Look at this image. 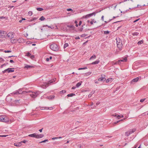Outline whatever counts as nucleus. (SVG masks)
Listing matches in <instances>:
<instances>
[{
    "label": "nucleus",
    "instance_id": "09e8293b",
    "mask_svg": "<svg viewBox=\"0 0 148 148\" xmlns=\"http://www.w3.org/2000/svg\"><path fill=\"white\" fill-rule=\"evenodd\" d=\"M123 120V119H121V120H120L118 121H117L116 122H115L114 123V124H116V123H119L120 121H122Z\"/></svg>",
    "mask_w": 148,
    "mask_h": 148
},
{
    "label": "nucleus",
    "instance_id": "f3484780",
    "mask_svg": "<svg viewBox=\"0 0 148 148\" xmlns=\"http://www.w3.org/2000/svg\"><path fill=\"white\" fill-rule=\"evenodd\" d=\"M55 97L54 95H50L47 97V98L49 100H52Z\"/></svg>",
    "mask_w": 148,
    "mask_h": 148
},
{
    "label": "nucleus",
    "instance_id": "2eb2a0df",
    "mask_svg": "<svg viewBox=\"0 0 148 148\" xmlns=\"http://www.w3.org/2000/svg\"><path fill=\"white\" fill-rule=\"evenodd\" d=\"M113 116H114L117 117L118 119H119L120 118H123V115H120L117 114H113Z\"/></svg>",
    "mask_w": 148,
    "mask_h": 148
},
{
    "label": "nucleus",
    "instance_id": "393cba45",
    "mask_svg": "<svg viewBox=\"0 0 148 148\" xmlns=\"http://www.w3.org/2000/svg\"><path fill=\"white\" fill-rule=\"evenodd\" d=\"M17 41L19 43H22L23 42V38H20L19 39H18Z\"/></svg>",
    "mask_w": 148,
    "mask_h": 148
},
{
    "label": "nucleus",
    "instance_id": "774afa93",
    "mask_svg": "<svg viewBox=\"0 0 148 148\" xmlns=\"http://www.w3.org/2000/svg\"><path fill=\"white\" fill-rule=\"evenodd\" d=\"M76 88V87H75V86H73L72 88V89H75V88Z\"/></svg>",
    "mask_w": 148,
    "mask_h": 148
},
{
    "label": "nucleus",
    "instance_id": "9b49d317",
    "mask_svg": "<svg viewBox=\"0 0 148 148\" xmlns=\"http://www.w3.org/2000/svg\"><path fill=\"white\" fill-rule=\"evenodd\" d=\"M44 135L43 134H36V138H40L44 137Z\"/></svg>",
    "mask_w": 148,
    "mask_h": 148
},
{
    "label": "nucleus",
    "instance_id": "f704fd0d",
    "mask_svg": "<svg viewBox=\"0 0 148 148\" xmlns=\"http://www.w3.org/2000/svg\"><path fill=\"white\" fill-rule=\"evenodd\" d=\"M18 93L19 94H21L23 93V91L21 89H19L18 90Z\"/></svg>",
    "mask_w": 148,
    "mask_h": 148
},
{
    "label": "nucleus",
    "instance_id": "6ab92c4d",
    "mask_svg": "<svg viewBox=\"0 0 148 148\" xmlns=\"http://www.w3.org/2000/svg\"><path fill=\"white\" fill-rule=\"evenodd\" d=\"M99 60H97L96 61L92 62L91 64H98L99 62Z\"/></svg>",
    "mask_w": 148,
    "mask_h": 148
},
{
    "label": "nucleus",
    "instance_id": "864d4df0",
    "mask_svg": "<svg viewBox=\"0 0 148 148\" xmlns=\"http://www.w3.org/2000/svg\"><path fill=\"white\" fill-rule=\"evenodd\" d=\"M58 139V137H54L52 138V139L53 140H54L55 139Z\"/></svg>",
    "mask_w": 148,
    "mask_h": 148
},
{
    "label": "nucleus",
    "instance_id": "2f4dec72",
    "mask_svg": "<svg viewBox=\"0 0 148 148\" xmlns=\"http://www.w3.org/2000/svg\"><path fill=\"white\" fill-rule=\"evenodd\" d=\"M69 46V44L68 43H65L64 45V49L65 48H66V47H68Z\"/></svg>",
    "mask_w": 148,
    "mask_h": 148
},
{
    "label": "nucleus",
    "instance_id": "4c0bfd02",
    "mask_svg": "<svg viewBox=\"0 0 148 148\" xmlns=\"http://www.w3.org/2000/svg\"><path fill=\"white\" fill-rule=\"evenodd\" d=\"M87 69V67H86L84 68H79L78 69V70H84Z\"/></svg>",
    "mask_w": 148,
    "mask_h": 148
},
{
    "label": "nucleus",
    "instance_id": "e433bc0d",
    "mask_svg": "<svg viewBox=\"0 0 148 148\" xmlns=\"http://www.w3.org/2000/svg\"><path fill=\"white\" fill-rule=\"evenodd\" d=\"M143 43V40H140L138 41V45H140L141 44H142Z\"/></svg>",
    "mask_w": 148,
    "mask_h": 148
},
{
    "label": "nucleus",
    "instance_id": "0eeeda50",
    "mask_svg": "<svg viewBox=\"0 0 148 148\" xmlns=\"http://www.w3.org/2000/svg\"><path fill=\"white\" fill-rule=\"evenodd\" d=\"M38 94L37 92H32L31 94H30V96L33 98H36Z\"/></svg>",
    "mask_w": 148,
    "mask_h": 148
},
{
    "label": "nucleus",
    "instance_id": "8fccbe9b",
    "mask_svg": "<svg viewBox=\"0 0 148 148\" xmlns=\"http://www.w3.org/2000/svg\"><path fill=\"white\" fill-rule=\"evenodd\" d=\"M145 99H141L140 100V102H143L145 101Z\"/></svg>",
    "mask_w": 148,
    "mask_h": 148
},
{
    "label": "nucleus",
    "instance_id": "473e14b6",
    "mask_svg": "<svg viewBox=\"0 0 148 148\" xmlns=\"http://www.w3.org/2000/svg\"><path fill=\"white\" fill-rule=\"evenodd\" d=\"M45 19V18L43 16L41 17L40 18L39 20L41 21H43Z\"/></svg>",
    "mask_w": 148,
    "mask_h": 148
},
{
    "label": "nucleus",
    "instance_id": "a19ab883",
    "mask_svg": "<svg viewBox=\"0 0 148 148\" xmlns=\"http://www.w3.org/2000/svg\"><path fill=\"white\" fill-rule=\"evenodd\" d=\"M91 74V72H88L85 74V75L87 76Z\"/></svg>",
    "mask_w": 148,
    "mask_h": 148
},
{
    "label": "nucleus",
    "instance_id": "39448f33",
    "mask_svg": "<svg viewBox=\"0 0 148 148\" xmlns=\"http://www.w3.org/2000/svg\"><path fill=\"white\" fill-rule=\"evenodd\" d=\"M14 36V33L12 32H9L7 34V36L10 38H13Z\"/></svg>",
    "mask_w": 148,
    "mask_h": 148
},
{
    "label": "nucleus",
    "instance_id": "338daca9",
    "mask_svg": "<svg viewBox=\"0 0 148 148\" xmlns=\"http://www.w3.org/2000/svg\"><path fill=\"white\" fill-rule=\"evenodd\" d=\"M43 128H42L41 129H40L39 130V131H40V132H41L42 131Z\"/></svg>",
    "mask_w": 148,
    "mask_h": 148
},
{
    "label": "nucleus",
    "instance_id": "79ce46f5",
    "mask_svg": "<svg viewBox=\"0 0 148 148\" xmlns=\"http://www.w3.org/2000/svg\"><path fill=\"white\" fill-rule=\"evenodd\" d=\"M109 32L108 31H104V34H108L109 33Z\"/></svg>",
    "mask_w": 148,
    "mask_h": 148
},
{
    "label": "nucleus",
    "instance_id": "bb28decb",
    "mask_svg": "<svg viewBox=\"0 0 148 148\" xmlns=\"http://www.w3.org/2000/svg\"><path fill=\"white\" fill-rule=\"evenodd\" d=\"M96 58V56L94 54L90 58V60H91L92 59H95Z\"/></svg>",
    "mask_w": 148,
    "mask_h": 148
},
{
    "label": "nucleus",
    "instance_id": "f8f14e48",
    "mask_svg": "<svg viewBox=\"0 0 148 148\" xmlns=\"http://www.w3.org/2000/svg\"><path fill=\"white\" fill-rule=\"evenodd\" d=\"M136 131V129L135 128L131 129H130L128 131L131 134L132 133H134Z\"/></svg>",
    "mask_w": 148,
    "mask_h": 148
},
{
    "label": "nucleus",
    "instance_id": "ddd939ff",
    "mask_svg": "<svg viewBox=\"0 0 148 148\" xmlns=\"http://www.w3.org/2000/svg\"><path fill=\"white\" fill-rule=\"evenodd\" d=\"M6 100L7 101L10 103L12 101V99L11 98H10L8 96L6 97Z\"/></svg>",
    "mask_w": 148,
    "mask_h": 148
},
{
    "label": "nucleus",
    "instance_id": "680f3d73",
    "mask_svg": "<svg viewBox=\"0 0 148 148\" xmlns=\"http://www.w3.org/2000/svg\"><path fill=\"white\" fill-rule=\"evenodd\" d=\"M101 19L103 21L104 20V16H102L101 17Z\"/></svg>",
    "mask_w": 148,
    "mask_h": 148
},
{
    "label": "nucleus",
    "instance_id": "c03bdc74",
    "mask_svg": "<svg viewBox=\"0 0 148 148\" xmlns=\"http://www.w3.org/2000/svg\"><path fill=\"white\" fill-rule=\"evenodd\" d=\"M4 52L7 53H10L11 52V51L10 50H5L4 51Z\"/></svg>",
    "mask_w": 148,
    "mask_h": 148
},
{
    "label": "nucleus",
    "instance_id": "13d9d810",
    "mask_svg": "<svg viewBox=\"0 0 148 148\" xmlns=\"http://www.w3.org/2000/svg\"><path fill=\"white\" fill-rule=\"evenodd\" d=\"M140 19V18H138L137 19H136L134 21V23H135V22H137V21H138Z\"/></svg>",
    "mask_w": 148,
    "mask_h": 148
},
{
    "label": "nucleus",
    "instance_id": "cd10ccee",
    "mask_svg": "<svg viewBox=\"0 0 148 148\" xmlns=\"http://www.w3.org/2000/svg\"><path fill=\"white\" fill-rule=\"evenodd\" d=\"M95 92V91H92L88 95V97H91L92 95Z\"/></svg>",
    "mask_w": 148,
    "mask_h": 148
},
{
    "label": "nucleus",
    "instance_id": "3c124183",
    "mask_svg": "<svg viewBox=\"0 0 148 148\" xmlns=\"http://www.w3.org/2000/svg\"><path fill=\"white\" fill-rule=\"evenodd\" d=\"M27 142V141L26 140H24L23 141H21V143H26V142Z\"/></svg>",
    "mask_w": 148,
    "mask_h": 148
},
{
    "label": "nucleus",
    "instance_id": "de8ad7c7",
    "mask_svg": "<svg viewBox=\"0 0 148 148\" xmlns=\"http://www.w3.org/2000/svg\"><path fill=\"white\" fill-rule=\"evenodd\" d=\"M38 18L37 17H34L32 18V19L31 20V21L35 20H36Z\"/></svg>",
    "mask_w": 148,
    "mask_h": 148
},
{
    "label": "nucleus",
    "instance_id": "c85d7f7f",
    "mask_svg": "<svg viewBox=\"0 0 148 148\" xmlns=\"http://www.w3.org/2000/svg\"><path fill=\"white\" fill-rule=\"evenodd\" d=\"M75 95V94L74 93H71L67 95V96L68 97H72Z\"/></svg>",
    "mask_w": 148,
    "mask_h": 148
},
{
    "label": "nucleus",
    "instance_id": "052dcab7",
    "mask_svg": "<svg viewBox=\"0 0 148 148\" xmlns=\"http://www.w3.org/2000/svg\"><path fill=\"white\" fill-rule=\"evenodd\" d=\"M75 39H80V38L79 36L76 37L75 38Z\"/></svg>",
    "mask_w": 148,
    "mask_h": 148
},
{
    "label": "nucleus",
    "instance_id": "9d476101",
    "mask_svg": "<svg viewBox=\"0 0 148 148\" xmlns=\"http://www.w3.org/2000/svg\"><path fill=\"white\" fill-rule=\"evenodd\" d=\"M20 100H15L13 101L14 103L15 104L16 106L19 105L20 104Z\"/></svg>",
    "mask_w": 148,
    "mask_h": 148
},
{
    "label": "nucleus",
    "instance_id": "603ef678",
    "mask_svg": "<svg viewBox=\"0 0 148 148\" xmlns=\"http://www.w3.org/2000/svg\"><path fill=\"white\" fill-rule=\"evenodd\" d=\"M8 136V135H0V137H5Z\"/></svg>",
    "mask_w": 148,
    "mask_h": 148
},
{
    "label": "nucleus",
    "instance_id": "a211bd4d",
    "mask_svg": "<svg viewBox=\"0 0 148 148\" xmlns=\"http://www.w3.org/2000/svg\"><path fill=\"white\" fill-rule=\"evenodd\" d=\"M17 40L16 39H15L14 38L11 39V42L12 43H15L16 42Z\"/></svg>",
    "mask_w": 148,
    "mask_h": 148
},
{
    "label": "nucleus",
    "instance_id": "0e129e2a",
    "mask_svg": "<svg viewBox=\"0 0 148 148\" xmlns=\"http://www.w3.org/2000/svg\"><path fill=\"white\" fill-rule=\"evenodd\" d=\"M46 60L47 61H49V58H47L46 59Z\"/></svg>",
    "mask_w": 148,
    "mask_h": 148
},
{
    "label": "nucleus",
    "instance_id": "e2e57ef3",
    "mask_svg": "<svg viewBox=\"0 0 148 148\" xmlns=\"http://www.w3.org/2000/svg\"><path fill=\"white\" fill-rule=\"evenodd\" d=\"M10 63H13V62H14L13 60H10Z\"/></svg>",
    "mask_w": 148,
    "mask_h": 148
},
{
    "label": "nucleus",
    "instance_id": "ea45409f",
    "mask_svg": "<svg viewBox=\"0 0 148 148\" xmlns=\"http://www.w3.org/2000/svg\"><path fill=\"white\" fill-rule=\"evenodd\" d=\"M32 12L31 11H29L28 13V15L30 16H31L32 15Z\"/></svg>",
    "mask_w": 148,
    "mask_h": 148
},
{
    "label": "nucleus",
    "instance_id": "4468645a",
    "mask_svg": "<svg viewBox=\"0 0 148 148\" xmlns=\"http://www.w3.org/2000/svg\"><path fill=\"white\" fill-rule=\"evenodd\" d=\"M139 78L138 77H136L133 79L131 82V84H132L133 82H137L139 80Z\"/></svg>",
    "mask_w": 148,
    "mask_h": 148
},
{
    "label": "nucleus",
    "instance_id": "a18cd8bd",
    "mask_svg": "<svg viewBox=\"0 0 148 148\" xmlns=\"http://www.w3.org/2000/svg\"><path fill=\"white\" fill-rule=\"evenodd\" d=\"M31 54L29 52L27 53V54H26V55L28 57H30V56H31Z\"/></svg>",
    "mask_w": 148,
    "mask_h": 148
},
{
    "label": "nucleus",
    "instance_id": "f257e3e1",
    "mask_svg": "<svg viewBox=\"0 0 148 148\" xmlns=\"http://www.w3.org/2000/svg\"><path fill=\"white\" fill-rule=\"evenodd\" d=\"M116 41L117 47L120 50H121L122 47V41L119 38H117L116 39Z\"/></svg>",
    "mask_w": 148,
    "mask_h": 148
},
{
    "label": "nucleus",
    "instance_id": "b1692460",
    "mask_svg": "<svg viewBox=\"0 0 148 148\" xmlns=\"http://www.w3.org/2000/svg\"><path fill=\"white\" fill-rule=\"evenodd\" d=\"M36 134L35 133L30 134L28 135V136H29L32 137H34L35 138H36Z\"/></svg>",
    "mask_w": 148,
    "mask_h": 148
},
{
    "label": "nucleus",
    "instance_id": "7ed1b4c3",
    "mask_svg": "<svg viewBox=\"0 0 148 148\" xmlns=\"http://www.w3.org/2000/svg\"><path fill=\"white\" fill-rule=\"evenodd\" d=\"M8 121V119L4 115H1L0 116V121L4 122H7Z\"/></svg>",
    "mask_w": 148,
    "mask_h": 148
},
{
    "label": "nucleus",
    "instance_id": "58836bf2",
    "mask_svg": "<svg viewBox=\"0 0 148 148\" xmlns=\"http://www.w3.org/2000/svg\"><path fill=\"white\" fill-rule=\"evenodd\" d=\"M112 79V78H110V79H108L106 80V83H108L110 81H111Z\"/></svg>",
    "mask_w": 148,
    "mask_h": 148
},
{
    "label": "nucleus",
    "instance_id": "423d86ee",
    "mask_svg": "<svg viewBox=\"0 0 148 148\" xmlns=\"http://www.w3.org/2000/svg\"><path fill=\"white\" fill-rule=\"evenodd\" d=\"M56 79H52L51 80L49 81L48 82V83H46L45 84V86L44 87V88L46 87L49 86V84H51V83H53V82H55V80Z\"/></svg>",
    "mask_w": 148,
    "mask_h": 148
},
{
    "label": "nucleus",
    "instance_id": "6e6552de",
    "mask_svg": "<svg viewBox=\"0 0 148 148\" xmlns=\"http://www.w3.org/2000/svg\"><path fill=\"white\" fill-rule=\"evenodd\" d=\"M105 77V76L104 75H101V77L99 78L98 79V80L99 81H105L106 79Z\"/></svg>",
    "mask_w": 148,
    "mask_h": 148
},
{
    "label": "nucleus",
    "instance_id": "c9c22d12",
    "mask_svg": "<svg viewBox=\"0 0 148 148\" xmlns=\"http://www.w3.org/2000/svg\"><path fill=\"white\" fill-rule=\"evenodd\" d=\"M37 10L38 11H41L43 10V9L41 8H37Z\"/></svg>",
    "mask_w": 148,
    "mask_h": 148
},
{
    "label": "nucleus",
    "instance_id": "49530a36",
    "mask_svg": "<svg viewBox=\"0 0 148 148\" xmlns=\"http://www.w3.org/2000/svg\"><path fill=\"white\" fill-rule=\"evenodd\" d=\"M61 93H64L66 92V90H63L60 92Z\"/></svg>",
    "mask_w": 148,
    "mask_h": 148
},
{
    "label": "nucleus",
    "instance_id": "72a5a7b5",
    "mask_svg": "<svg viewBox=\"0 0 148 148\" xmlns=\"http://www.w3.org/2000/svg\"><path fill=\"white\" fill-rule=\"evenodd\" d=\"M121 63V61H120V60H118L116 62L114 63V64H120Z\"/></svg>",
    "mask_w": 148,
    "mask_h": 148
},
{
    "label": "nucleus",
    "instance_id": "4be33fe9",
    "mask_svg": "<svg viewBox=\"0 0 148 148\" xmlns=\"http://www.w3.org/2000/svg\"><path fill=\"white\" fill-rule=\"evenodd\" d=\"M120 60L121 62H126L127 61V58L126 57H125L124 58H122Z\"/></svg>",
    "mask_w": 148,
    "mask_h": 148
},
{
    "label": "nucleus",
    "instance_id": "7c9ffc66",
    "mask_svg": "<svg viewBox=\"0 0 148 148\" xmlns=\"http://www.w3.org/2000/svg\"><path fill=\"white\" fill-rule=\"evenodd\" d=\"M130 134V133L128 131L125 132V135L127 136H129Z\"/></svg>",
    "mask_w": 148,
    "mask_h": 148
},
{
    "label": "nucleus",
    "instance_id": "aec40b11",
    "mask_svg": "<svg viewBox=\"0 0 148 148\" xmlns=\"http://www.w3.org/2000/svg\"><path fill=\"white\" fill-rule=\"evenodd\" d=\"M67 27L68 28H69L70 29H72V30H73L75 28L74 26L73 25H67Z\"/></svg>",
    "mask_w": 148,
    "mask_h": 148
},
{
    "label": "nucleus",
    "instance_id": "6e6d98bb",
    "mask_svg": "<svg viewBox=\"0 0 148 148\" xmlns=\"http://www.w3.org/2000/svg\"><path fill=\"white\" fill-rule=\"evenodd\" d=\"M8 70L7 69H5V70H4V71H3V73H5L6 71L7 72V70Z\"/></svg>",
    "mask_w": 148,
    "mask_h": 148
},
{
    "label": "nucleus",
    "instance_id": "5fc2aeb1",
    "mask_svg": "<svg viewBox=\"0 0 148 148\" xmlns=\"http://www.w3.org/2000/svg\"><path fill=\"white\" fill-rule=\"evenodd\" d=\"M30 58L32 59H33L34 57V55H31L30 56Z\"/></svg>",
    "mask_w": 148,
    "mask_h": 148
},
{
    "label": "nucleus",
    "instance_id": "a878e982",
    "mask_svg": "<svg viewBox=\"0 0 148 148\" xmlns=\"http://www.w3.org/2000/svg\"><path fill=\"white\" fill-rule=\"evenodd\" d=\"M82 83V81L78 83L76 85V87L77 88L79 87L81 85Z\"/></svg>",
    "mask_w": 148,
    "mask_h": 148
},
{
    "label": "nucleus",
    "instance_id": "1a4fd4ad",
    "mask_svg": "<svg viewBox=\"0 0 148 148\" xmlns=\"http://www.w3.org/2000/svg\"><path fill=\"white\" fill-rule=\"evenodd\" d=\"M95 12H94L92 13L89 14H88L86 15V16L85 17L86 18H89L91 16H92L93 15L95 16Z\"/></svg>",
    "mask_w": 148,
    "mask_h": 148
},
{
    "label": "nucleus",
    "instance_id": "412c9836",
    "mask_svg": "<svg viewBox=\"0 0 148 148\" xmlns=\"http://www.w3.org/2000/svg\"><path fill=\"white\" fill-rule=\"evenodd\" d=\"M34 67V66H32L26 65L24 67L25 68H27V69H28L29 68H32Z\"/></svg>",
    "mask_w": 148,
    "mask_h": 148
},
{
    "label": "nucleus",
    "instance_id": "4d7b16f0",
    "mask_svg": "<svg viewBox=\"0 0 148 148\" xmlns=\"http://www.w3.org/2000/svg\"><path fill=\"white\" fill-rule=\"evenodd\" d=\"M66 10L67 11H73L72 10L71 8L68 9Z\"/></svg>",
    "mask_w": 148,
    "mask_h": 148
},
{
    "label": "nucleus",
    "instance_id": "c756f323",
    "mask_svg": "<svg viewBox=\"0 0 148 148\" xmlns=\"http://www.w3.org/2000/svg\"><path fill=\"white\" fill-rule=\"evenodd\" d=\"M139 33L138 32H135L132 33V35L133 36H136L139 34Z\"/></svg>",
    "mask_w": 148,
    "mask_h": 148
},
{
    "label": "nucleus",
    "instance_id": "5701e85b",
    "mask_svg": "<svg viewBox=\"0 0 148 148\" xmlns=\"http://www.w3.org/2000/svg\"><path fill=\"white\" fill-rule=\"evenodd\" d=\"M14 145L17 147H20L21 146V143H15L14 144Z\"/></svg>",
    "mask_w": 148,
    "mask_h": 148
},
{
    "label": "nucleus",
    "instance_id": "37998d69",
    "mask_svg": "<svg viewBox=\"0 0 148 148\" xmlns=\"http://www.w3.org/2000/svg\"><path fill=\"white\" fill-rule=\"evenodd\" d=\"M18 91H16L13 92V94H14V95H17L18 94H19L18 93Z\"/></svg>",
    "mask_w": 148,
    "mask_h": 148
},
{
    "label": "nucleus",
    "instance_id": "20e7f679",
    "mask_svg": "<svg viewBox=\"0 0 148 148\" xmlns=\"http://www.w3.org/2000/svg\"><path fill=\"white\" fill-rule=\"evenodd\" d=\"M6 32L4 31L0 30V38H5L6 36Z\"/></svg>",
    "mask_w": 148,
    "mask_h": 148
},
{
    "label": "nucleus",
    "instance_id": "f03ea898",
    "mask_svg": "<svg viewBox=\"0 0 148 148\" xmlns=\"http://www.w3.org/2000/svg\"><path fill=\"white\" fill-rule=\"evenodd\" d=\"M50 49L54 51H57L58 50L59 48L57 45L56 44H53L50 46Z\"/></svg>",
    "mask_w": 148,
    "mask_h": 148
},
{
    "label": "nucleus",
    "instance_id": "bf43d9fd",
    "mask_svg": "<svg viewBox=\"0 0 148 148\" xmlns=\"http://www.w3.org/2000/svg\"><path fill=\"white\" fill-rule=\"evenodd\" d=\"M82 23V22L81 21H79V25H81V24Z\"/></svg>",
    "mask_w": 148,
    "mask_h": 148
},
{
    "label": "nucleus",
    "instance_id": "dca6fc26",
    "mask_svg": "<svg viewBox=\"0 0 148 148\" xmlns=\"http://www.w3.org/2000/svg\"><path fill=\"white\" fill-rule=\"evenodd\" d=\"M14 69V68H8L7 69L8 70H7V72L8 73L13 72L14 71V70H13Z\"/></svg>",
    "mask_w": 148,
    "mask_h": 148
},
{
    "label": "nucleus",
    "instance_id": "69168bd1",
    "mask_svg": "<svg viewBox=\"0 0 148 148\" xmlns=\"http://www.w3.org/2000/svg\"><path fill=\"white\" fill-rule=\"evenodd\" d=\"M5 64H2V65L1 66V68H3V66H5Z\"/></svg>",
    "mask_w": 148,
    "mask_h": 148
}]
</instances>
